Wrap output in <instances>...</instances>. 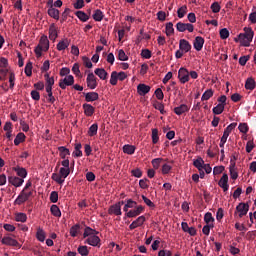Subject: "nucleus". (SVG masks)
<instances>
[{
    "mask_svg": "<svg viewBox=\"0 0 256 256\" xmlns=\"http://www.w3.org/2000/svg\"><path fill=\"white\" fill-rule=\"evenodd\" d=\"M75 83V77L73 75L65 76L64 79H60L59 81V87L63 90L67 89V87H71V85H74Z\"/></svg>",
    "mask_w": 256,
    "mask_h": 256,
    "instance_id": "obj_6",
    "label": "nucleus"
},
{
    "mask_svg": "<svg viewBox=\"0 0 256 256\" xmlns=\"http://www.w3.org/2000/svg\"><path fill=\"white\" fill-rule=\"evenodd\" d=\"M118 59L119 61H129V56L125 54V51L123 49L118 51Z\"/></svg>",
    "mask_w": 256,
    "mask_h": 256,
    "instance_id": "obj_55",
    "label": "nucleus"
},
{
    "mask_svg": "<svg viewBox=\"0 0 256 256\" xmlns=\"http://www.w3.org/2000/svg\"><path fill=\"white\" fill-rule=\"evenodd\" d=\"M83 95L87 103H93V101L99 100V93L97 92H88V93L84 92Z\"/></svg>",
    "mask_w": 256,
    "mask_h": 256,
    "instance_id": "obj_13",
    "label": "nucleus"
},
{
    "mask_svg": "<svg viewBox=\"0 0 256 256\" xmlns=\"http://www.w3.org/2000/svg\"><path fill=\"white\" fill-rule=\"evenodd\" d=\"M93 235H99V232L89 226H87L85 229H84V233H83V238L84 239H87V237H92Z\"/></svg>",
    "mask_w": 256,
    "mask_h": 256,
    "instance_id": "obj_24",
    "label": "nucleus"
},
{
    "mask_svg": "<svg viewBox=\"0 0 256 256\" xmlns=\"http://www.w3.org/2000/svg\"><path fill=\"white\" fill-rule=\"evenodd\" d=\"M94 73L99 77V79H102V81L107 80V77H109V73H107L104 68H96Z\"/></svg>",
    "mask_w": 256,
    "mask_h": 256,
    "instance_id": "obj_21",
    "label": "nucleus"
},
{
    "mask_svg": "<svg viewBox=\"0 0 256 256\" xmlns=\"http://www.w3.org/2000/svg\"><path fill=\"white\" fill-rule=\"evenodd\" d=\"M244 33H240L238 35V41L242 45V47H249L251 45V41H253V37H255V32L251 27H244Z\"/></svg>",
    "mask_w": 256,
    "mask_h": 256,
    "instance_id": "obj_1",
    "label": "nucleus"
},
{
    "mask_svg": "<svg viewBox=\"0 0 256 256\" xmlns=\"http://www.w3.org/2000/svg\"><path fill=\"white\" fill-rule=\"evenodd\" d=\"M50 201H51V203H57V201H59V193H57V191L51 192Z\"/></svg>",
    "mask_w": 256,
    "mask_h": 256,
    "instance_id": "obj_60",
    "label": "nucleus"
},
{
    "mask_svg": "<svg viewBox=\"0 0 256 256\" xmlns=\"http://www.w3.org/2000/svg\"><path fill=\"white\" fill-rule=\"evenodd\" d=\"M77 251L81 256L89 255V249L87 248V246H79Z\"/></svg>",
    "mask_w": 256,
    "mask_h": 256,
    "instance_id": "obj_53",
    "label": "nucleus"
},
{
    "mask_svg": "<svg viewBox=\"0 0 256 256\" xmlns=\"http://www.w3.org/2000/svg\"><path fill=\"white\" fill-rule=\"evenodd\" d=\"M97 131H99V125L97 123L92 124L88 129L89 137H95V135H97Z\"/></svg>",
    "mask_w": 256,
    "mask_h": 256,
    "instance_id": "obj_32",
    "label": "nucleus"
},
{
    "mask_svg": "<svg viewBox=\"0 0 256 256\" xmlns=\"http://www.w3.org/2000/svg\"><path fill=\"white\" fill-rule=\"evenodd\" d=\"M71 173V168H60L59 175L62 179H67Z\"/></svg>",
    "mask_w": 256,
    "mask_h": 256,
    "instance_id": "obj_41",
    "label": "nucleus"
},
{
    "mask_svg": "<svg viewBox=\"0 0 256 256\" xmlns=\"http://www.w3.org/2000/svg\"><path fill=\"white\" fill-rule=\"evenodd\" d=\"M14 171L17 173L18 177H21V179H25L27 177V169L16 167L14 168Z\"/></svg>",
    "mask_w": 256,
    "mask_h": 256,
    "instance_id": "obj_37",
    "label": "nucleus"
},
{
    "mask_svg": "<svg viewBox=\"0 0 256 256\" xmlns=\"http://www.w3.org/2000/svg\"><path fill=\"white\" fill-rule=\"evenodd\" d=\"M176 29L179 31V33H185V31H188L189 33H193L195 31V27L191 23H183L178 22L176 24Z\"/></svg>",
    "mask_w": 256,
    "mask_h": 256,
    "instance_id": "obj_4",
    "label": "nucleus"
},
{
    "mask_svg": "<svg viewBox=\"0 0 256 256\" xmlns=\"http://www.w3.org/2000/svg\"><path fill=\"white\" fill-rule=\"evenodd\" d=\"M158 256H173V252L171 250L163 249L158 252Z\"/></svg>",
    "mask_w": 256,
    "mask_h": 256,
    "instance_id": "obj_64",
    "label": "nucleus"
},
{
    "mask_svg": "<svg viewBox=\"0 0 256 256\" xmlns=\"http://www.w3.org/2000/svg\"><path fill=\"white\" fill-rule=\"evenodd\" d=\"M214 115H221L223 111H225V104H218L216 107L213 108Z\"/></svg>",
    "mask_w": 256,
    "mask_h": 256,
    "instance_id": "obj_47",
    "label": "nucleus"
},
{
    "mask_svg": "<svg viewBox=\"0 0 256 256\" xmlns=\"http://www.w3.org/2000/svg\"><path fill=\"white\" fill-rule=\"evenodd\" d=\"M86 83L89 89H97V77H95V74H93V72L87 75Z\"/></svg>",
    "mask_w": 256,
    "mask_h": 256,
    "instance_id": "obj_8",
    "label": "nucleus"
},
{
    "mask_svg": "<svg viewBox=\"0 0 256 256\" xmlns=\"http://www.w3.org/2000/svg\"><path fill=\"white\" fill-rule=\"evenodd\" d=\"M189 111V106L187 104H182L174 108V113L176 115H183V113H187Z\"/></svg>",
    "mask_w": 256,
    "mask_h": 256,
    "instance_id": "obj_26",
    "label": "nucleus"
},
{
    "mask_svg": "<svg viewBox=\"0 0 256 256\" xmlns=\"http://www.w3.org/2000/svg\"><path fill=\"white\" fill-rule=\"evenodd\" d=\"M123 151L124 153H126L127 155H133V153H135V146L133 145H124L123 146Z\"/></svg>",
    "mask_w": 256,
    "mask_h": 256,
    "instance_id": "obj_45",
    "label": "nucleus"
},
{
    "mask_svg": "<svg viewBox=\"0 0 256 256\" xmlns=\"http://www.w3.org/2000/svg\"><path fill=\"white\" fill-rule=\"evenodd\" d=\"M50 211L54 217H61V209H59V206H57L55 204L52 205L50 208Z\"/></svg>",
    "mask_w": 256,
    "mask_h": 256,
    "instance_id": "obj_42",
    "label": "nucleus"
},
{
    "mask_svg": "<svg viewBox=\"0 0 256 256\" xmlns=\"http://www.w3.org/2000/svg\"><path fill=\"white\" fill-rule=\"evenodd\" d=\"M47 13L49 17L55 19L56 21H59V10L57 8L50 6Z\"/></svg>",
    "mask_w": 256,
    "mask_h": 256,
    "instance_id": "obj_25",
    "label": "nucleus"
},
{
    "mask_svg": "<svg viewBox=\"0 0 256 256\" xmlns=\"http://www.w3.org/2000/svg\"><path fill=\"white\" fill-rule=\"evenodd\" d=\"M44 79H45V81H46L45 86H47V87H53V85H55V78L50 77V76H49V73H46V74L44 75Z\"/></svg>",
    "mask_w": 256,
    "mask_h": 256,
    "instance_id": "obj_39",
    "label": "nucleus"
},
{
    "mask_svg": "<svg viewBox=\"0 0 256 256\" xmlns=\"http://www.w3.org/2000/svg\"><path fill=\"white\" fill-rule=\"evenodd\" d=\"M51 179L58 183V185L65 183V179H62L61 174L53 173Z\"/></svg>",
    "mask_w": 256,
    "mask_h": 256,
    "instance_id": "obj_43",
    "label": "nucleus"
},
{
    "mask_svg": "<svg viewBox=\"0 0 256 256\" xmlns=\"http://www.w3.org/2000/svg\"><path fill=\"white\" fill-rule=\"evenodd\" d=\"M85 243H87V245H91V247H101V238H99L97 234H94L93 236H89L85 240Z\"/></svg>",
    "mask_w": 256,
    "mask_h": 256,
    "instance_id": "obj_9",
    "label": "nucleus"
},
{
    "mask_svg": "<svg viewBox=\"0 0 256 256\" xmlns=\"http://www.w3.org/2000/svg\"><path fill=\"white\" fill-rule=\"evenodd\" d=\"M8 182L13 185L14 187H21L23 183H25V180L23 178H19L16 176H9Z\"/></svg>",
    "mask_w": 256,
    "mask_h": 256,
    "instance_id": "obj_14",
    "label": "nucleus"
},
{
    "mask_svg": "<svg viewBox=\"0 0 256 256\" xmlns=\"http://www.w3.org/2000/svg\"><path fill=\"white\" fill-rule=\"evenodd\" d=\"M175 33V28H173V22H168L166 24V35L167 37H171Z\"/></svg>",
    "mask_w": 256,
    "mask_h": 256,
    "instance_id": "obj_46",
    "label": "nucleus"
},
{
    "mask_svg": "<svg viewBox=\"0 0 256 256\" xmlns=\"http://www.w3.org/2000/svg\"><path fill=\"white\" fill-rule=\"evenodd\" d=\"M43 51H49V38H47V35L41 36L39 44L34 49V53L38 58L43 55Z\"/></svg>",
    "mask_w": 256,
    "mask_h": 256,
    "instance_id": "obj_2",
    "label": "nucleus"
},
{
    "mask_svg": "<svg viewBox=\"0 0 256 256\" xmlns=\"http://www.w3.org/2000/svg\"><path fill=\"white\" fill-rule=\"evenodd\" d=\"M141 57H143V59H151V52L149 49H143L141 51Z\"/></svg>",
    "mask_w": 256,
    "mask_h": 256,
    "instance_id": "obj_63",
    "label": "nucleus"
},
{
    "mask_svg": "<svg viewBox=\"0 0 256 256\" xmlns=\"http://www.w3.org/2000/svg\"><path fill=\"white\" fill-rule=\"evenodd\" d=\"M194 49L196 51H201L203 49V45H205V39L201 36H197L193 42Z\"/></svg>",
    "mask_w": 256,
    "mask_h": 256,
    "instance_id": "obj_18",
    "label": "nucleus"
},
{
    "mask_svg": "<svg viewBox=\"0 0 256 256\" xmlns=\"http://www.w3.org/2000/svg\"><path fill=\"white\" fill-rule=\"evenodd\" d=\"M57 25L55 23L50 24L49 26V39L50 41H56L57 37H59V32L57 31Z\"/></svg>",
    "mask_w": 256,
    "mask_h": 256,
    "instance_id": "obj_11",
    "label": "nucleus"
},
{
    "mask_svg": "<svg viewBox=\"0 0 256 256\" xmlns=\"http://www.w3.org/2000/svg\"><path fill=\"white\" fill-rule=\"evenodd\" d=\"M154 108L160 111L161 115H165V105L161 102L154 103Z\"/></svg>",
    "mask_w": 256,
    "mask_h": 256,
    "instance_id": "obj_49",
    "label": "nucleus"
},
{
    "mask_svg": "<svg viewBox=\"0 0 256 256\" xmlns=\"http://www.w3.org/2000/svg\"><path fill=\"white\" fill-rule=\"evenodd\" d=\"M36 237L38 241H41V243H43V241H45V231H43V229L41 228H38Z\"/></svg>",
    "mask_w": 256,
    "mask_h": 256,
    "instance_id": "obj_51",
    "label": "nucleus"
},
{
    "mask_svg": "<svg viewBox=\"0 0 256 256\" xmlns=\"http://www.w3.org/2000/svg\"><path fill=\"white\" fill-rule=\"evenodd\" d=\"M212 13H219L221 11V5H219V2H214L211 5Z\"/></svg>",
    "mask_w": 256,
    "mask_h": 256,
    "instance_id": "obj_61",
    "label": "nucleus"
},
{
    "mask_svg": "<svg viewBox=\"0 0 256 256\" xmlns=\"http://www.w3.org/2000/svg\"><path fill=\"white\" fill-rule=\"evenodd\" d=\"M235 127H237V123H231L230 125H228L225 130L224 133L221 137V139H224L225 141H227V139L229 138V135H231V131H233V129H235Z\"/></svg>",
    "mask_w": 256,
    "mask_h": 256,
    "instance_id": "obj_19",
    "label": "nucleus"
},
{
    "mask_svg": "<svg viewBox=\"0 0 256 256\" xmlns=\"http://www.w3.org/2000/svg\"><path fill=\"white\" fill-rule=\"evenodd\" d=\"M238 129L240 133H244V134L249 133V125H247V123H240L238 126Z\"/></svg>",
    "mask_w": 256,
    "mask_h": 256,
    "instance_id": "obj_54",
    "label": "nucleus"
},
{
    "mask_svg": "<svg viewBox=\"0 0 256 256\" xmlns=\"http://www.w3.org/2000/svg\"><path fill=\"white\" fill-rule=\"evenodd\" d=\"M29 197H33V190H30L29 192L22 190L18 197L15 199L14 205H23V203L29 201Z\"/></svg>",
    "mask_w": 256,
    "mask_h": 256,
    "instance_id": "obj_3",
    "label": "nucleus"
},
{
    "mask_svg": "<svg viewBox=\"0 0 256 256\" xmlns=\"http://www.w3.org/2000/svg\"><path fill=\"white\" fill-rule=\"evenodd\" d=\"M58 151L61 159H67V155H71V151H69V149L65 146L58 147Z\"/></svg>",
    "mask_w": 256,
    "mask_h": 256,
    "instance_id": "obj_28",
    "label": "nucleus"
},
{
    "mask_svg": "<svg viewBox=\"0 0 256 256\" xmlns=\"http://www.w3.org/2000/svg\"><path fill=\"white\" fill-rule=\"evenodd\" d=\"M213 95V90L212 89H208L206 90L202 97H201V101H209V98Z\"/></svg>",
    "mask_w": 256,
    "mask_h": 256,
    "instance_id": "obj_52",
    "label": "nucleus"
},
{
    "mask_svg": "<svg viewBox=\"0 0 256 256\" xmlns=\"http://www.w3.org/2000/svg\"><path fill=\"white\" fill-rule=\"evenodd\" d=\"M2 243L3 245H9L10 247H18V249H21V244L9 236L2 238Z\"/></svg>",
    "mask_w": 256,
    "mask_h": 256,
    "instance_id": "obj_12",
    "label": "nucleus"
},
{
    "mask_svg": "<svg viewBox=\"0 0 256 256\" xmlns=\"http://www.w3.org/2000/svg\"><path fill=\"white\" fill-rule=\"evenodd\" d=\"M152 143L154 145L159 143V130L157 128L152 129Z\"/></svg>",
    "mask_w": 256,
    "mask_h": 256,
    "instance_id": "obj_44",
    "label": "nucleus"
},
{
    "mask_svg": "<svg viewBox=\"0 0 256 256\" xmlns=\"http://www.w3.org/2000/svg\"><path fill=\"white\" fill-rule=\"evenodd\" d=\"M76 17H78V19H80L82 21V23H86V21H89L90 16L87 15V13L83 12V11H77L75 13Z\"/></svg>",
    "mask_w": 256,
    "mask_h": 256,
    "instance_id": "obj_34",
    "label": "nucleus"
},
{
    "mask_svg": "<svg viewBox=\"0 0 256 256\" xmlns=\"http://www.w3.org/2000/svg\"><path fill=\"white\" fill-rule=\"evenodd\" d=\"M221 39H229V30L227 28H223L220 30Z\"/></svg>",
    "mask_w": 256,
    "mask_h": 256,
    "instance_id": "obj_62",
    "label": "nucleus"
},
{
    "mask_svg": "<svg viewBox=\"0 0 256 256\" xmlns=\"http://www.w3.org/2000/svg\"><path fill=\"white\" fill-rule=\"evenodd\" d=\"M178 79L183 85H185V83H189V70L181 67L178 71Z\"/></svg>",
    "mask_w": 256,
    "mask_h": 256,
    "instance_id": "obj_7",
    "label": "nucleus"
},
{
    "mask_svg": "<svg viewBox=\"0 0 256 256\" xmlns=\"http://www.w3.org/2000/svg\"><path fill=\"white\" fill-rule=\"evenodd\" d=\"M145 221H146L145 216L138 217L136 220H134L130 224V226H129L130 231H133V229H137V227H141V225H143V223H145Z\"/></svg>",
    "mask_w": 256,
    "mask_h": 256,
    "instance_id": "obj_16",
    "label": "nucleus"
},
{
    "mask_svg": "<svg viewBox=\"0 0 256 256\" xmlns=\"http://www.w3.org/2000/svg\"><path fill=\"white\" fill-rule=\"evenodd\" d=\"M193 165L194 167H196V169H198V171H201L205 166V160H203V158L201 157H198L196 160L193 161Z\"/></svg>",
    "mask_w": 256,
    "mask_h": 256,
    "instance_id": "obj_29",
    "label": "nucleus"
},
{
    "mask_svg": "<svg viewBox=\"0 0 256 256\" xmlns=\"http://www.w3.org/2000/svg\"><path fill=\"white\" fill-rule=\"evenodd\" d=\"M103 17H105V15L103 14V11H101L100 9H96L94 11V14L92 15V18L94 19V21H103Z\"/></svg>",
    "mask_w": 256,
    "mask_h": 256,
    "instance_id": "obj_33",
    "label": "nucleus"
},
{
    "mask_svg": "<svg viewBox=\"0 0 256 256\" xmlns=\"http://www.w3.org/2000/svg\"><path fill=\"white\" fill-rule=\"evenodd\" d=\"M245 89L253 91L255 89V80L253 78H248L245 83Z\"/></svg>",
    "mask_w": 256,
    "mask_h": 256,
    "instance_id": "obj_40",
    "label": "nucleus"
},
{
    "mask_svg": "<svg viewBox=\"0 0 256 256\" xmlns=\"http://www.w3.org/2000/svg\"><path fill=\"white\" fill-rule=\"evenodd\" d=\"M204 221L207 225H209V223H213V221H215V218H213V214H211V212H207L204 215Z\"/></svg>",
    "mask_w": 256,
    "mask_h": 256,
    "instance_id": "obj_56",
    "label": "nucleus"
},
{
    "mask_svg": "<svg viewBox=\"0 0 256 256\" xmlns=\"http://www.w3.org/2000/svg\"><path fill=\"white\" fill-rule=\"evenodd\" d=\"M82 147L81 143L75 144L74 152L72 153L73 157H83V151H81Z\"/></svg>",
    "mask_w": 256,
    "mask_h": 256,
    "instance_id": "obj_31",
    "label": "nucleus"
},
{
    "mask_svg": "<svg viewBox=\"0 0 256 256\" xmlns=\"http://www.w3.org/2000/svg\"><path fill=\"white\" fill-rule=\"evenodd\" d=\"M15 221L20 222V223H25L27 221V214L21 213V212L16 213Z\"/></svg>",
    "mask_w": 256,
    "mask_h": 256,
    "instance_id": "obj_38",
    "label": "nucleus"
},
{
    "mask_svg": "<svg viewBox=\"0 0 256 256\" xmlns=\"http://www.w3.org/2000/svg\"><path fill=\"white\" fill-rule=\"evenodd\" d=\"M81 231V225L76 224L70 228V235L71 237H77Z\"/></svg>",
    "mask_w": 256,
    "mask_h": 256,
    "instance_id": "obj_36",
    "label": "nucleus"
},
{
    "mask_svg": "<svg viewBox=\"0 0 256 256\" xmlns=\"http://www.w3.org/2000/svg\"><path fill=\"white\" fill-rule=\"evenodd\" d=\"M83 110H84V114L86 115V117H92V115L95 113V107H93V105L91 104H83L82 105Z\"/></svg>",
    "mask_w": 256,
    "mask_h": 256,
    "instance_id": "obj_20",
    "label": "nucleus"
},
{
    "mask_svg": "<svg viewBox=\"0 0 256 256\" xmlns=\"http://www.w3.org/2000/svg\"><path fill=\"white\" fill-rule=\"evenodd\" d=\"M236 167V163L235 161H230V177L231 179H233L234 181L237 180V178L239 177V174L237 173V169L235 168Z\"/></svg>",
    "mask_w": 256,
    "mask_h": 256,
    "instance_id": "obj_23",
    "label": "nucleus"
},
{
    "mask_svg": "<svg viewBox=\"0 0 256 256\" xmlns=\"http://www.w3.org/2000/svg\"><path fill=\"white\" fill-rule=\"evenodd\" d=\"M238 213V217H240V219L242 217H245V215H247V213H249V204L241 202L236 206V212L235 215H237Z\"/></svg>",
    "mask_w": 256,
    "mask_h": 256,
    "instance_id": "obj_5",
    "label": "nucleus"
},
{
    "mask_svg": "<svg viewBox=\"0 0 256 256\" xmlns=\"http://www.w3.org/2000/svg\"><path fill=\"white\" fill-rule=\"evenodd\" d=\"M127 217L129 219H132V218H135V217H139V214L137 213L136 209L129 210L127 213H125L124 220L127 219Z\"/></svg>",
    "mask_w": 256,
    "mask_h": 256,
    "instance_id": "obj_50",
    "label": "nucleus"
},
{
    "mask_svg": "<svg viewBox=\"0 0 256 256\" xmlns=\"http://www.w3.org/2000/svg\"><path fill=\"white\" fill-rule=\"evenodd\" d=\"M117 81H119V78L117 76V71H113L110 76V84L117 85Z\"/></svg>",
    "mask_w": 256,
    "mask_h": 256,
    "instance_id": "obj_57",
    "label": "nucleus"
},
{
    "mask_svg": "<svg viewBox=\"0 0 256 256\" xmlns=\"http://www.w3.org/2000/svg\"><path fill=\"white\" fill-rule=\"evenodd\" d=\"M219 187L223 189L224 192L229 191V175L223 174L218 182Z\"/></svg>",
    "mask_w": 256,
    "mask_h": 256,
    "instance_id": "obj_10",
    "label": "nucleus"
},
{
    "mask_svg": "<svg viewBox=\"0 0 256 256\" xmlns=\"http://www.w3.org/2000/svg\"><path fill=\"white\" fill-rule=\"evenodd\" d=\"M161 163H163V158H155L152 160V166L154 169H159Z\"/></svg>",
    "mask_w": 256,
    "mask_h": 256,
    "instance_id": "obj_59",
    "label": "nucleus"
},
{
    "mask_svg": "<svg viewBox=\"0 0 256 256\" xmlns=\"http://www.w3.org/2000/svg\"><path fill=\"white\" fill-rule=\"evenodd\" d=\"M24 73L27 77H31L33 75V62L29 61L24 69Z\"/></svg>",
    "mask_w": 256,
    "mask_h": 256,
    "instance_id": "obj_35",
    "label": "nucleus"
},
{
    "mask_svg": "<svg viewBox=\"0 0 256 256\" xmlns=\"http://www.w3.org/2000/svg\"><path fill=\"white\" fill-rule=\"evenodd\" d=\"M108 213L109 215H117L118 217L123 215V212H121V208L119 206H116V204L110 206Z\"/></svg>",
    "mask_w": 256,
    "mask_h": 256,
    "instance_id": "obj_27",
    "label": "nucleus"
},
{
    "mask_svg": "<svg viewBox=\"0 0 256 256\" xmlns=\"http://www.w3.org/2000/svg\"><path fill=\"white\" fill-rule=\"evenodd\" d=\"M71 45V40L69 38H64L60 42L57 43L56 49L58 51H65Z\"/></svg>",
    "mask_w": 256,
    "mask_h": 256,
    "instance_id": "obj_17",
    "label": "nucleus"
},
{
    "mask_svg": "<svg viewBox=\"0 0 256 256\" xmlns=\"http://www.w3.org/2000/svg\"><path fill=\"white\" fill-rule=\"evenodd\" d=\"M177 15H178L179 19H183V17H185V15H187V5H183L182 7H180L177 10Z\"/></svg>",
    "mask_w": 256,
    "mask_h": 256,
    "instance_id": "obj_48",
    "label": "nucleus"
},
{
    "mask_svg": "<svg viewBox=\"0 0 256 256\" xmlns=\"http://www.w3.org/2000/svg\"><path fill=\"white\" fill-rule=\"evenodd\" d=\"M179 49L184 53H189L191 51V43L185 39H181L179 41Z\"/></svg>",
    "mask_w": 256,
    "mask_h": 256,
    "instance_id": "obj_15",
    "label": "nucleus"
},
{
    "mask_svg": "<svg viewBox=\"0 0 256 256\" xmlns=\"http://www.w3.org/2000/svg\"><path fill=\"white\" fill-rule=\"evenodd\" d=\"M25 139H26L25 134L23 132H19L16 135V138L14 139V145L16 146L21 145V143H24Z\"/></svg>",
    "mask_w": 256,
    "mask_h": 256,
    "instance_id": "obj_30",
    "label": "nucleus"
},
{
    "mask_svg": "<svg viewBox=\"0 0 256 256\" xmlns=\"http://www.w3.org/2000/svg\"><path fill=\"white\" fill-rule=\"evenodd\" d=\"M149 179L147 178H144V179H141L139 180V187L141 189H149Z\"/></svg>",
    "mask_w": 256,
    "mask_h": 256,
    "instance_id": "obj_58",
    "label": "nucleus"
},
{
    "mask_svg": "<svg viewBox=\"0 0 256 256\" xmlns=\"http://www.w3.org/2000/svg\"><path fill=\"white\" fill-rule=\"evenodd\" d=\"M137 91H138L139 95L144 97V95H147V93H149V91H151V87L146 84H139L137 86Z\"/></svg>",
    "mask_w": 256,
    "mask_h": 256,
    "instance_id": "obj_22",
    "label": "nucleus"
}]
</instances>
